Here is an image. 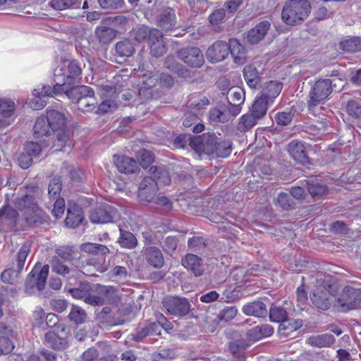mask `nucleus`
<instances>
[{
    "label": "nucleus",
    "instance_id": "obj_1",
    "mask_svg": "<svg viewBox=\"0 0 361 361\" xmlns=\"http://www.w3.org/2000/svg\"><path fill=\"white\" fill-rule=\"evenodd\" d=\"M337 286L328 276L316 287L310 294V300L313 305L318 310L326 311L333 305H336Z\"/></svg>",
    "mask_w": 361,
    "mask_h": 361
},
{
    "label": "nucleus",
    "instance_id": "obj_2",
    "mask_svg": "<svg viewBox=\"0 0 361 361\" xmlns=\"http://www.w3.org/2000/svg\"><path fill=\"white\" fill-rule=\"evenodd\" d=\"M311 6L307 0H289L281 12L283 21L289 25L302 23L309 16Z\"/></svg>",
    "mask_w": 361,
    "mask_h": 361
},
{
    "label": "nucleus",
    "instance_id": "obj_3",
    "mask_svg": "<svg viewBox=\"0 0 361 361\" xmlns=\"http://www.w3.org/2000/svg\"><path fill=\"white\" fill-rule=\"evenodd\" d=\"M66 95L73 102L76 103L78 109L83 112L93 111L98 104L93 90L86 85L71 87L68 90H66Z\"/></svg>",
    "mask_w": 361,
    "mask_h": 361
},
{
    "label": "nucleus",
    "instance_id": "obj_4",
    "mask_svg": "<svg viewBox=\"0 0 361 361\" xmlns=\"http://www.w3.org/2000/svg\"><path fill=\"white\" fill-rule=\"evenodd\" d=\"M82 75L81 63L76 60H66L54 71V76L61 77L63 83L68 85L80 82Z\"/></svg>",
    "mask_w": 361,
    "mask_h": 361
},
{
    "label": "nucleus",
    "instance_id": "obj_5",
    "mask_svg": "<svg viewBox=\"0 0 361 361\" xmlns=\"http://www.w3.org/2000/svg\"><path fill=\"white\" fill-rule=\"evenodd\" d=\"M162 305L166 314L178 319L188 315L191 309L189 300L185 297L166 296L163 299Z\"/></svg>",
    "mask_w": 361,
    "mask_h": 361
},
{
    "label": "nucleus",
    "instance_id": "obj_6",
    "mask_svg": "<svg viewBox=\"0 0 361 361\" xmlns=\"http://www.w3.org/2000/svg\"><path fill=\"white\" fill-rule=\"evenodd\" d=\"M336 303L341 311L347 312L361 307V289L345 286L336 298Z\"/></svg>",
    "mask_w": 361,
    "mask_h": 361
},
{
    "label": "nucleus",
    "instance_id": "obj_7",
    "mask_svg": "<svg viewBox=\"0 0 361 361\" xmlns=\"http://www.w3.org/2000/svg\"><path fill=\"white\" fill-rule=\"evenodd\" d=\"M332 92V82L329 79H320L312 86L309 92L308 109H312L325 100Z\"/></svg>",
    "mask_w": 361,
    "mask_h": 361
},
{
    "label": "nucleus",
    "instance_id": "obj_8",
    "mask_svg": "<svg viewBox=\"0 0 361 361\" xmlns=\"http://www.w3.org/2000/svg\"><path fill=\"white\" fill-rule=\"evenodd\" d=\"M49 267L44 265L40 271L35 267L28 274L25 281V291L29 294L35 293V290H42L46 285V281L49 274Z\"/></svg>",
    "mask_w": 361,
    "mask_h": 361
},
{
    "label": "nucleus",
    "instance_id": "obj_9",
    "mask_svg": "<svg viewBox=\"0 0 361 361\" xmlns=\"http://www.w3.org/2000/svg\"><path fill=\"white\" fill-rule=\"evenodd\" d=\"M27 190L29 194L16 197L14 200L16 207L19 210L24 211V213L32 212L39 207L37 200L42 195V190L37 185L27 188Z\"/></svg>",
    "mask_w": 361,
    "mask_h": 361
},
{
    "label": "nucleus",
    "instance_id": "obj_10",
    "mask_svg": "<svg viewBox=\"0 0 361 361\" xmlns=\"http://www.w3.org/2000/svg\"><path fill=\"white\" fill-rule=\"evenodd\" d=\"M69 331L63 325H59L53 331L47 332L44 340L47 345L55 350H64L68 346Z\"/></svg>",
    "mask_w": 361,
    "mask_h": 361
},
{
    "label": "nucleus",
    "instance_id": "obj_11",
    "mask_svg": "<svg viewBox=\"0 0 361 361\" xmlns=\"http://www.w3.org/2000/svg\"><path fill=\"white\" fill-rule=\"evenodd\" d=\"M219 140L214 133H204L195 137V140L190 142V147L197 152H202L208 155L212 154L215 152Z\"/></svg>",
    "mask_w": 361,
    "mask_h": 361
},
{
    "label": "nucleus",
    "instance_id": "obj_12",
    "mask_svg": "<svg viewBox=\"0 0 361 361\" xmlns=\"http://www.w3.org/2000/svg\"><path fill=\"white\" fill-rule=\"evenodd\" d=\"M118 216V209L109 204H104L92 209L90 219L93 224H108Z\"/></svg>",
    "mask_w": 361,
    "mask_h": 361
},
{
    "label": "nucleus",
    "instance_id": "obj_13",
    "mask_svg": "<svg viewBox=\"0 0 361 361\" xmlns=\"http://www.w3.org/2000/svg\"><path fill=\"white\" fill-rule=\"evenodd\" d=\"M178 57L192 68H200L204 63V55L195 47H183L177 51Z\"/></svg>",
    "mask_w": 361,
    "mask_h": 361
},
{
    "label": "nucleus",
    "instance_id": "obj_14",
    "mask_svg": "<svg viewBox=\"0 0 361 361\" xmlns=\"http://www.w3.org/2000/svg\"><path fill=\"white\" fill-rule=\"evenodd\" d=\"M293 312L294 308L292 302L285 301L281 305H272L268 314L271 322L282 324L288 322V317L293 315Z\"/></svg>",
    "mask_w": 361,
    "mask_h": 361
},
{
    "label": "nucleus",
    "instance_id": "obj_15",
    "mask_svg": "<svg viewBox=\"0 0 361 361\" xmlns=\"http://www.w3.org/2000/svg\"><path fill=\"white\" fill-rule=\"evenodd\" d=\"M229 54L228 43L218 40L214 42L206 52V57L211 63L224 61Z\"/></svg>",
    "mask_w": 361,
    "mask_h": 361
},
{
    "label": "nucleus",
    "instance_id": "obj_16",
    "mask_svg": "<svg viewBox=\"0 0 361 361\" xmlns=\"http://www.w3.org/2000/svg\"><path fill=\"white\" fill-rule=\"evenodd\" d=\"M157 191V183L152 178L145 177L140 183L138 189L140 200L146 202L153 201Z\"/></svg>",
    "mask_w": 361,
    "mask_h": 361
},
{
    "label": "nucleus",
    "instance_id": "obj_17",
    "mask_svg": "<svg viewBox=\"0 0 361 361\" xmlns=\"http://www.w3.org/2000/svg\"><path fill=\"white\" fill-rule=\"evenodd\" d=\"M150 54L152 56L159 58L162 56L167 51L166 44L160 30L152 28V33L148 42Z\"/></svg>",
    "mask_w": 361,
    "mask_h": 361
},
{
    "label": "nucleus",
    "instance_id": "obj_18",
    "mask_svg": "<svg viewBox=\"0 0 361 361\" xmlns=\"http://www.w3.org/2000/svg\"><path fill=\"white\" fill-rule=\"evenodd\" d=\"M15 103L7 99H0V128L11 125L14 120Z\"/></svg>",
    "mask_w": 361,
    "mask_h": 361
},
{
    "label": "nucleus",
    "instance_id": "obj_19",
    "mask_svg": "<svg viewBox=\"0 0 361 361\" xmlns=\"http://www.w3.org/2000/svg\"><path fill=\"white\" fill-rule=\"evenodd\" d=\"M290 157L297 162L305 164L309 162L305 143L299 140H292L287 146Z\"/></svg>",
    "mask_w": 361,
    "mask_h": 361
},
{
    "label": "nucleus",
    "instance_id": "obj_20",
    "mask_svg": "<svg viewBox=\"0 0 361 361\" xmlns=\"http://www.w3.org/2000/svg\"><path fill=\"white\" fill-rule=\"evenodd\" d=\"M114 164L121 173L133 174L140 171L139 164L137 161L126 156L114 157Z\"/></svg>",
    "mask_w": 361,
    "mask_h": 361
},
{
    "label": "nucleus",
    "instance_id": "obj_21",
    "mask_svg": "<svg viewBox=\"0 0 361 361\" xmlns=\"http://www.w3.org/2000/svg\"><path fill=\"white\" fill-rule=\"evenodd\" d=\"M181 264L195 276H200L204 272L202 259L196 255H185L181 260Z\"/></svg>",
    "mask_w": 361,
    "mask_h": 361
},
{
    "label": "nucleus",
    "instance_id": "obj_22",
    "mask_svg": "<svg viewBox=\"0 0 361 361\" xmlns=\"http://www.w3.org/2000/svg\"><path fill=\"white\" fill-rule=\"evenodd\" d=\"M228 47L233 61L238 65L244 64L247 59V52L244 46L238 39H230Z\"/></svg>",
    "mask_w": 361,
    "mask_h": 361
},
{
    "label": "nucleus",
    "instance_id": "obj_23",
    "mask_svg": "<svg viewBox=\"0 0 361 361\" xmlns=\"http://www.w3.org/2000/svg\"><path fill=\"white\" fill-rule=\"evenodd\" d=\"M269 22L265 20L251 29L247 35V42L251 44H258L266 35L270 28Z\"/></svg>",
    "mask_w": 361,
    "mask_h": 361
},
{
    "label": "nucleus",
    "instance_id": "obj_24",
    "mask_svg": "<svg viewBox=\"0 0 361 361\" xmlns=\"http://www.w3.org/2000/svg\"><path fill=\"white\" fill-rule=\"evenodd\" d=\"M18 219V214L12 207L6 205L0 209V224L6 226L8 228H14Z\"/></svg>",
    "mask_w": 361,
    "mask_h": 361
},
{
    "label": "nucleus",
    "instance_id": "obj_25",
    "mask_svg": "<svg viewBox=\"0 0 361 361\" xmlns=\"http://www.w3.org/2000/svg\"><path fill=\"white\" fill-rule=\"evenodd\" d=\"M243 312L247 316L256 317H266L268 310L266 305L259 300H255L245 305L242 309Z\"/></svg>",
    "mask_w": 361,
    "mask_h": 361
},
{
    "label": "nucleus",
    "instance_id": "obj_26",
    "mask_svg": "<svg viewBox=\"0 0 361 361\" xmlns=\"http://www.w3.org/2000/svg\"><path fill=\"white\" fill-rule=\"evenodd\" d=\"M283 87L281 82L269 81L263 86L259 96L273 104L274 99L279 95Z\"/></svg>",
    "mask_w": 361,
    "mask_h": 361
},
{
    "label": "nucleus",
    "instance_id": "obj_27",
    "mask_svg": "<svg viewBox=\"0 0 361 361\" xmlns=\"http://www.w3.org/2000/svg\"><path fill=\"white\" fill-rule=\"evenodd\" d=\"M158 25L164 31L173 30L176 24L174 10L171 8L164 9L158 16Z\"/></svg>",
    "mask_w": 361,
    "mask_h": 361
},
{
    "label": "nucleus",
    "instance_id": "obj_28",
    "mask_svg": "<svg viewBox=\"0 0 361 361\" xmlns=\"http://www.w3.org/2000/svg\"><path fill=\"white\" fill-rule=\"evenodd\" d=\"M24 219L29 226H39L47 221V216L44 211L38 207L32 212L24 213Z\"/></svg>",
    "mask_w": 361,
    "mask_h": 361
},
{
    "label": "nucleus",
    "instance_id": "obj_29",
    "mask_svg": "<svg viewBox=\"0 0 361 361\" xmlns=\"http://www.w3.org/2000/svg\"><path fill=\"white\" fill-rule=\"evenodd\" d=\"M243 75L250 88L257 89L259 86L261 78L255 66L252 64L245 66L243 69Z\"/></svg>",
    "mask_w": 361,
    "mask_h": 361
},
{
    "label": "nucleus",
    "instance_id": "obj_30",
    "mask_svg": "<svg viewBox=\"0 0 361 361\" xmlns=\"http://www.w3.org/2000/svg\"><path fill=\"white\" fill-rule=\"evenodd\" d=\"M47 116L53 131L61 130L65 126L66 118L63 113L54 109H49L47 110Z\"/></svg>",
    "mask_w": 361,
    "mask_h": 361
},
{
    "label": "nucleus",
    "instance_id": "obj_31",
    "mask_svg": "<svg viewBox=\"0 0 361 361\" xmlns=\"http://www.w3.org/2000/svg\"><path fill=\"white\" fill-rule=\"evenodd\" d=\"M305 186L312 197L320 198L328 193V188L317 180H305Z\"/></svg>",
    "mask_w": 361,
    "mask_h": 361
},
{
    "label": "nucleus",
    "instance_id": "obj_32",
    "mask_svg": "<svg viewBox=\"0 0 361 361\" xmlns=\"http://www.w3.org/2000/svg\"><path fill=\"white\" fill-rule=\"evenodd\" d=\"M147 262L155 268H161L164 264V259L161 250L156 247H147L145 250Z\"/></svg>",
    "mask_w": 361,
    "mask_h": 361
},
{
    "label": "nucleus",
    "instance_id": "obj_33",
    "mask_svg": "<svg viewBox=\"0 0 361 361\" xmlns=\"http://www.w3.org/2000/svg\"><path fill=\"white\" fill-rule=\"evenodd\" d=\"M336 341L334 336L330 334H324L317 336H312L308 338L307 343L317 348L331 347Z\"/></svg>",
    "mask_w": 361,
    "mask_h": 361
},
{
    "label": "nucleus",
    "instance_id": "obj_34",
    "mask_svg": "<svg viewBox=\"0 0 361 361\" xmlns=\"http://www.w3.org/2000/svg\"><path fill=\"white\" fill-rule=\"evenodd\" d=\"M33 94L36 97L35 100L31 103V106L35 109H42L46 106L44 101L41 99L42 97H53L51 92V87L49 85H42L40 89H35Z\"/></svg>",
    "mask_w": 361,
    "mask_h": 361
},
{
    "label": "nucleus",
    "instance_id": "obj_35",
    "mask_svg": "<svg viewBox=\"0 0 361 361\" xmlns=\"http://www.w3.org/2000/svg\"><path fill=\"white\" fill-rule=\"evenodd\" d=\"M339 49L346 53H357L361 51V37H353L339 42Z\"/></svg>",
    "mask_w": 361,
    "mask_h": 361
},
{
    "label": "nucleus",
    "instance_id": "obj_36",
    "mask_svg": "<svg viewBox=\"0 0 361 361\" xmlns=\"http://www.w3.org/2000/svg\"><path fill=\"white\" fill-rule=\"evenodd\" d=\"M83 220V214L78 207L68 209V213L65 219L66 226L74 228L78 227Z\"/></svg>",
    "mask_w": 361,
    "mask_h": 361
},
{
    "label": "nucleus",
    "instance_id": "obj_37",
    "mask_svg": "<svg viewBox=\"0 0 361 361\" xmlns=\"http://www.w3.org/2000/svg\"><path fill=\"white\" fill-rule=\"evenodd\" d=\"M149 173L151 174L149 178H152L157 183V185H168L171 182L169 173L164 166H151Z\"/></svg>",
    "mask_w": 361,
    "mask_h": 361
},
{
    "label": "nucleus",
    "instance_id": "obj_38",
    "mask_svg": "<svg viewBox=\"0 0 361 361\" xmlns=\"http://www.w3.org/2000/svg\"><path fill=\"white\" fill-rule=\"evenodd\" d=\"M120 236L118 243L121 247L126 249H134L137 245L136 237L130 231H127L119 227Z\"/></svg>",
    "mask_w": 361,
    "mask_h": 361
},
{
    "label": "nucleus",
    "instance_id": "obj_39",
    "mask_svg": "<svg viewBox=\"0 0 361 361\" xmlns=\"http://www.w3.org/2000/svg\"><path fill=\"white\" fill-rule=\"evenodd\" d=\"M272 103L259 96L254 102L251 111L255 118L261 119L266 115L269 106Z\"/></svg>",
    "mask_w": 361,
    "mask_h": 361
},
{
    "label": "nucleus",
    "instance_id": "obj_40",
    "mask_svg": "<svg viewBox=\"0 0 361 361\" xmlns=\"http://www.w3.org/2000/svg\"><path fill=\"white\" fill-rule=\"evenodd\" d=\"M94 33L99 42L104 44L110 43L116 37L114 29L106 26H98Z\"/></svg>",
    "mask_w": 361,
    "mask_h": 361
},
{
    "label": "nucleus",
    "instance_id": "obj_41",
    "mask_svg": "<svg viewBox=\"0 0 361 361\" xmlns=\"http://www.w3.org/2000/svg\"><path fill=\"white\" fill-rule=\"evenodd\" d=\"M80 250L91 255H106L110 252L109 249L104 245L92 243H85L81 244Z\"/></svg>",
    "mask_w": 361,
    "mask_h": 361
},
{
    "label": "nucleus",
    "instance_id": "obj_42",
    "mask_svg": "<svg viewBox=\"0 0 361 361\" xmlns=\"http://www.w3.org/2000/svg\"><path fill=\"white\" fill-rule=\"evenodd\" d=\"M275 205L283 210L289 211L295 208V202L290 194L281 192L275 200Z\"/></svg>",
    "mask_w": 361,
    "mask_h": 361
},
{
    "label": "nucleus",
    "instance_id": "obj_43",
    "mask_svg": "<svg viewBox=\"0 0 361 361\" xmlns=\"http://www.w3.org/2000/svg\"><path fill=\"white\" fill-rule=\"evenodd\" d=\"M50 128L49 121H48V117L46 116L37 118L33 130L37 137H42L49 134Z\"/></svg>",
    "mask_w": 361,
    "mask_h": 361
},
{
    "label": "nucleus",
    "instance_id": "obj_44",
    "mask_svg": "<svg viewBox=\"0 0 361 361\" xmlns=\"http://www.w3.org/2000/svg\"><path fill=\"white\" fill-rule=\"evenodd\" d=\"M259 118H255V115L252 114H246L243 115L237 126L238 130L240 132H246L253 128L257 123Z\"/></svg>",
    "mask_w": 361,
    "mask_h": 361
},
{
    "label": "nucleus",
    "instance_id": "obj_45",
    "mask_svg": "<svg viewBox=\"0 0 361 361\" xmlns=\"http://www.w3.org/2000/svg\"><path fill=\"white\" fill-rule=\"evenodd\" d=\"M116 51L121 57H130L134 54L135 48L130 41L125 39L116 43Z\"/></svg>",
    "mask_w": 361,
    "mask_h": 361
},
{
    "label": "nucleus",
    "instance_id": "obj_46",
    "mask_svg": "<svg viewBox=\"0 0 361 361\" xmlns=\"http://www.w3.org/2000/svg\"><path fill=\"white\" fill-rule=\"evenodd\" d=\"M79 4L78 0H51L49 3L51 8L58 11L79 8Z\"/></svg>",
    "mask_w": 361,
    "mask_h": 361
},
{
    "label": "nucleus",
    "instance_id": "obj_47",
    "mask_svg": "<svg viewBox=\"0 0 361 361\" xmlns=\"http://www.w3.org/2000/svg\"><path fill=\"white\" fill-rule=\"evenodd\" d=\"M62 190V182L60 178L54 177L50 181L48 186V195L51 200H54L59 198Z\"/></svg>",
    "mask_w": 361,
    "mask_h": 361
},
{
    "label": "nucleus",
    "instance_id": "obj_48",
    "mask_svg": "<svg viewBox=\"0 0 361 361\" xmlns=\"http://www.w3.org/2000/svg\"><path fill=\"white\" fill-rule=\"evenodd\" d=\"M232 151V144L230 140H219L218 144H216L215 152L214 154H216L217 157H226L231 153Z\"/></svg>",
    "mask_w": 361,
    "mask_h": 361
},
{
    "label": "nucleus",
    "instance_id": "obj_49",
    "mask_svg": "<svg viewBox=\"0 0 361 361\" xmlns=\"http://www.w3.org/2000/svg\"><path fill=\"white\" fill-rule=\"evenodd\" d=\"M87 317L86 312L81 307L73 305L68 315L69 319L76 324H82L85 322Z\"/></svg>",
    "mask_w": 361,
    "mask_h": 361
},
{
    "label": "nucleus",
    "instance_id": "obj_50",
    "mask_svg": "<svg viewBox=\"0 0 361 361\" xmlns=\"http://www.w3.org/2000/svg\"><path fill=\"white\" fill-rule=\"evenodd\" d=\"M228 94L230 95L228 98V103L243 104L245 102V94L243 90L238 87L229 89Z\"/></svg>",
    "mask_w": 361,
    "mask_h": 361
},
{
    "label": "nucleus",
    "instance_id": "obj_51",
    "mask_svg": "<svg viewBox=\"0 0 361 361\" xmlns=\"http://www.w3.org/2000/svg\"><path fill=\"white\" fill-rule=\"evenodd\" d=\"M152 33V29H150L148 27L145 26V25H140V26H137L133 30V37H134V39L138 42H143L147 38L148 39V41H149Z\"/></svg>",
    "mask_w": 361,
    "mask_h": 361
},
{
    "label": "nucleus",
    "instance_id": "obj_52",
    "mask_svg": "<svg viewBox=\"0 0 361 361\" xmlns=\"http://www.w3.org/2000/svg\"><path fill=\"white\" fill-rule=\"evenodd\" d=\"M30 252V245L29 243H25L19 250L17 255V267L18 271L20 272L25 264V262L28 253Z\"/></svg>",
    "mask_w": 361,
    "mask_h": 361
},
{
    "label": "nucleus",
    "instance_id": "obj_53",
    "mask_svg": "<svg viewBox=\"0 0 361 361\" xmlns=\"http://www.w3.org/2000/svg\"><path fill=\"white\" fill-rule=\"evenodd\" d=\"M302 326L301 320H293L290 321L288 319V322H283L280 324L279 326V332L281 334L288 335V332L286 333V330H289V331L292 332L296 331Z\"/></svg>",
    "mask_w": 361,
    "mask_h": 361
},
{
    "label": "nucleus",
    "instance_id": "obj_54",
    "mask_svg": "<svg viewBox=\"0 0 361 361\" xmlns=\"http://www.w3.org/2000/svg\"><path fill=\"white\" fill-rule=\"evenodd\" d=\"M52 271L59 275H64L69 273V268L59 257H53L51 259Z\"/></svg>",
    "mask_w": 361,
    "mask_h": 361
},
{
    "label": "nucleus",
    "instance_id": "obj_55",
    "mask_svg": "<svg viewBox=\"0 0 361 361\" xmlns=\"http://www.w3.org/2000/svg\"><path fill=\"white\" fill-rule=\"evenodd\" d=\"M238 310L235 306H228L221 310L218 314L220 321L228 322L233 319L237 314Z\"/></svg>",
    "mask_w": 361,
    "mask_h": 361
},
{
    "label": "nucleus",
    "instance_id": "obj_56",
    "mask_svg": "<svg viewBox=\"0 0 361 361\" xmlns=\"http://www.w3.org/2000/svg\"><path fill=\"white\" fill-rule=\"evenodd\" d=\"M11 338L5 336H0V355H7L13 351L14 343Z\"/></svg>",
    "mask_w": 361,
    "mask_h": 361
},
{
    "label": "nucleus",
    "instance_id": "obj_57",
    "mask_svg": "<svg viewBox=\"0 0 361 361\" xmlns=\"http://www.w3.org/2000/svg\"><path fill=\"white\" fill-rule=\"evenodd\" d=\"M347 112L355 118L361 119V104L355 100H350L346 105Z\"/></svg>",
    "mask_w": 361,
    "mask_h": 361
},
{
    "label": "nucleus",
    "instance_id": "obj_58",
    "mask_svg": "<svg viewBox=\"0 0 361 361\" xmlns=\"http://www.w3.org/2000/svg\"><path fill=\"white\" fill-rule=\"evenodd\" d=\"M139 161L140 166L147 169L154 161V154L150 151L142 149L139 152Z\"/></svg>",
    "mask_w": 361,
    "mask_h": 361
},
{
    "label": "nucleus",
    "instance_id": "obj_59",
    "mask_svg": "<svg viewBox=\"0 0 361 361\" xmlns=\"http://www.w3.org/2000/svg\"><path fill=\"white\" fill-rule=\"evenodd\" d=\"M209 119L214 122H226L229 120L228 116L220 111L219 109L214 108L209 111Z\"/></svg>",
    "mask_w": 361,
    "mask_h": 361
},
{
    "label": "nucleus",
    "instance_id": "obj_60",
    "mask_svg": "<svg viewBox=\"0 0 361 361\" xmlns=\"http://www.w3.org/2000/svg\"><path fill=\"white\" fill-rule=\"evenodd\" d=\"M195 137L187 134H180L174 139L173 145L177 148H185L187 144L190 146V142L195 140Z\"/></svg>",
    "mask_w": 361,
    "mask_h": 361
},
{
    "label": "nucleus",
    "instance_id": "obj_61",
    "mask_svg": "<svg viewBox=\"0 0 361 361\" xmlns=\"http://www.w3.org/2000/svg\"><path fill=\"white\" fill-rule=\"evenodd\" d=\"M24 152L33 159L39 155L42 152V146L37 142H28L25 145Z\"/></svg>",
    "mask_w": 361,
    "mask_h": 361
},
{
    "label": "nucleus",
    "instance_id": "obj_62",
    "mask_svg": "<svg viewBox=\"0 0 361 361\" xmlns=\"http://www.w3.org/2000/svg\"><path fill=\"white\" fill-rule=\"evenodd\" d=\"M100 6L104 9L116 10L124 5L123 0H98Z\"/></svg>",
    "mask_w": 361,
    "mask_h": 361
},
{
    "label": "nucleus",
    "instance_id": "obj_63",
    "mask_svg": "<svg viewBox=\"0 0 361 361\" xmlns=\"http://www.w3.org/2000/svg\"><path fill=\"white\" fill-rule=\"evenodd\" d=\"M226 16V11L224 8H219L214 11L208 17L209 23L212 25L220 24Z\"/></svg>",
    "mask_w": 361,
    "mask_h": 361
},
{
    "label": "nucleus",
    "instance_id": "obj_64",
    "mask_svg": "<svg viewBox=\"0 0 361 361\" xmlns=\"http://www.w3.org/2000/svg\"><path fill=\"white\" fill-rule=\"evenodd\" d=\"M188 247L194 250H202L206 247L205 240L202 237L194 236L189 238L188 242Z\"/></svg>",
    "mask_w": 361,
    "mask_h": 361
}]
</instances>
